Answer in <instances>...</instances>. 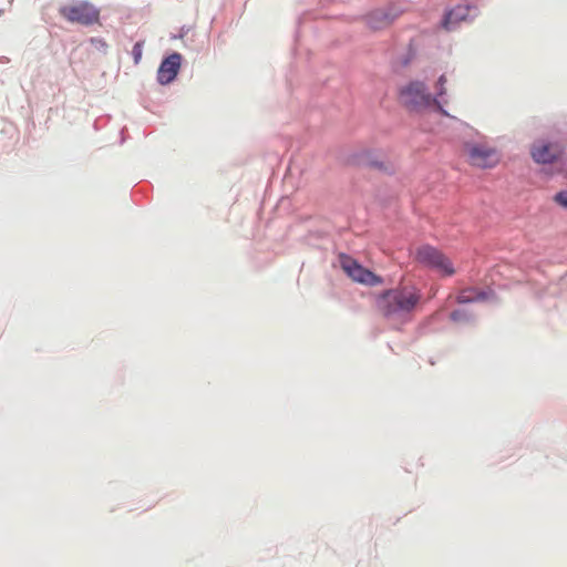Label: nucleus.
<instances>
[{
	"instance_id": "15",
	"label": "nucleus",
	"mask_w": 567,
	"mask_h": 567,
	"mask_svg": "<svg viewBox=\"0 0 567 567\" xmlns=\"http://www.w3.org/2000/svg\"><path fill=\"white\" fill-rule=\"evenodd\" d=\"M451 319H452L453 321H458V320L461 319V312H460V311H453V312L451 313Z\"/></svg>"
},
{
	"instance_id": "12",
	"label": "nucleus",
	"mask_w": 567,
	"mask_h": 567,
	"mask_svg": "<svg viewBox=\"0 0 567 567\" xmlns=\"http://www.w3.org/2000/svg\"><path fill=\"white\" fill-rule=\"evenodd\" d=\"M142 53H143V43L142 42H136L134 44V47H133V50H132V54H133V59H134V63L135 64H138L141 62Z\"/></svg>"
},
{
	"instance_id": "4",
	"label": "nucleus",
	"mask_w": 567,
	"mask_h": 567,
	"mask_svg": "<svg viewBox=\"0 0 567 567\" xmlns=\"http://www.w3.org/2000/svg\"><path fill=\"white\" fill-rule=\"evenodd\" d=\"M400 102L412 111H420L432 104L441 107L440 101L433 99L425 84L419 81L410 82L400 90Z\"/></svg>"
},
{
	"instance_id": "13",
	"label": "nucleus",
	"mask_w": 567,
	"mask_h": 567,
	"mask_svg": "<svg viewBox=\"0 0 567 567\" xmlns=\"http://www.w3.org/2000/svg\"><path fill=\"white\" fill-rule=\"evenodd\" d=\"M445 83H446V78H445V75H441V76L439 78L437 85H436V86H437V93H436V95H437V97H440V99H441V97L445 94V92H446V91H445V87H444Z\"/></svg>"
},
{
	"instance_id": "10",
	"label": "nucleus",
	"mask_w": 567,
	"mask_h": 567,
	"mask_svg": "<svg viewBox=\"0 0 567 567\" xmlns=\"http://www.w3.org/2000/svg\"><path fill=\"white\" fill-rule=\"evenodd\" d=\"M470 16V8L466 6H456L450 10L444 20L443 27L446 30H452L458 22L464 21Z\"/></svg>"
},
{
	"instance_id": "1",
	"label": "nucleus",
	"mask_w": 567,
	"mask_h": 567,
	"mask_svg": "<svg viewBox=\"0 0 567 567\" xmlns=\"http://www.w3.org/2000/svg\"><path fill=\"white\" fill-rule=\"evenodd\" d=\"M421 298L422 295L415 287L389 289L377 298V308L389 320L405 321L411 319Z\"/></svg>"
},
{
	"instance_id": "2",
	"label": "nucleus",
	"mask_w": 567,
	"mask_h": 567,
	"mask_svg": "<svg viewBox=\"0 0 567 567\" xmlns=\"http://www.w3.org/2000/svg\"><path fill=\"white\" fill-rule=\"evenodd\" d=\"M413 258L421 266L429 268L441 276L452 277L456 272L452 260L433 246L423 245L417 247L413 252Z\"/></svg>"
},
{
	"instance_id": "6",
	"label": "nucleus",
	"mask_w": 567,
	"mask_h": 567,
	"mask_svg": "<svg viewBox=\"0 0 567 567\" xmlns=\"http://www.w3.org/2000/svg\"><path fill=\"white\" fill-rule=\"evenodd\" d=\"M342 269L355 281L375 286L382 282V279L374 275L372 271L363 268L354 259L350 257H342Z\"/></svg>"
},
{
	"instance_id": "14",
	"label": "nucleus",
	"mask_w": 567,
	"mask_h": 567,
	"mask_svg": "<svg viewBox=\"0 0 567 567\" xmlns=\"http://www.w3.org/2000/svg\"><path fill=\"white\" fill-rule=\"evenodd\" d=\"M555 202L558 205L567 208V192H560V193L556 194Z\"/></svg>"
},
{
	"instance_id": "3",
	"label": "nucleus",
	"mask_w": 567,
	"mask_h": 567,
	"mask_svg": "<svg viewBox=\"0 0 567 567\" xmlns=\"http://www.w3.org/2000/svg\"><path fill=\"white\" fill-rule=\"evenodd\" d=\"M463 154L472 166L478 168L495 167L501 161V156L496 148L484 141L465 142L463 146Z\"/></svg>"
},
{
	"instance_id": "9",
	"label": "nucleus",
	"mask_w": 567,
	"mask_h": 567,
	"mask_svg": "<svg viewBox=\"0 0 567 567\" xmlns=\"http://www.w3.org/2000/svg\"><path fill=\"white\" fill-rule=\"evenodd\" d=\"M182 55L177 52L172 53L165 58L157 71V80L161 84L171 83L181 69Z\"/></svg>"
},
{
	"instance_id": "11",
	"label": "nucleus",
	"mask_w": 567,
	"mask_h": 567,
	"mask_svg": "<svg viewBox=\"0 0 567 567\" xmlns=\"http://www.w3.org/2000/svg\"><path fill=\"white\" fill-rule=\"evenodd\" d=\"M487 298L485 292L476 291L475 289H464L456 297L458 303H468L474 301L485 300Z\"/></svg>"
},
{
	"instance_id": "7",
	"label": "nucleus",
	"mask_w": 567,
	"mask_h": 567,
	"mask_svg": "<svg viewBox=\"0 0 567 567\" xmlns=\"http://www.w3.org/2000/svg\"><path fill=\"white\" fill-rule=\"evenodd\" d=\"M563 153V148L558 143H551L544 140L536 141L530 150V155L536 163H553Z\"/></svg>"
},
{
	"instance_id": "8",
	"label": "nucleus",
	"mask_w": 567,
	"mask_h": 567,
	"mask_svg": "<svg viewBox=\"0 0 567 567\" xmlns=\"http://www.w3.org/2000/svg\"><path fill=\"white\" fill-rule=\"evenodd\" d=\"M398 17L392 8H379L369 12L364 17V22L370 30L380 31L389 28Z\"/></svg>"
},
{
	"instance_id": "5",
	"label": "nucleus",
	"mask_w": 567,
	"mask_h": 567,
	"mask_svg": "<svg viewBox=\"0 0 567 567\" xmlns=\"http://www.w3.org/2000/svg\"><path fill=\"white\" fill-rule=\"evenodd\" d=\"M59 12L69 22L83 25H91L100 20V10L87 1L63 6Z\"/></svg>"
}]
</instances>
